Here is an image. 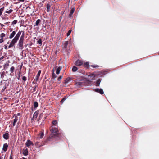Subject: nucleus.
Wrapping results in <instances>:
<instances>
[{"mask_svg":"<svg viewBox=\"0 0 159 159\" xmlns=\"http://www.w3.org/2000/svg\"><path fill=\"white\" fill-rule=\"evenodd\" d=\"M21 34V32H19L16 34V35L12 40L11 43L9 46V48H10L11 47H12L17 42Z\"/></svg>","mask_w":159,"mask_h":159,"instance_id":"f257e3e1","label":"nucleus"},{"mask_svg":"<svg viewBox=\"0 0 159 159\" xmlns=\"http://www.w3.org/2000/svg\"><path fill=\"white\" fill-rule=\"evenodd\" d=\"M24 39V36L22 35L20 39L18 45L20 47V48L22 49L23 48V43Z\"/></svg>","mask_w":159,"mask_h":159,"instance_id":"f03ea898","label":"nucleus"},{"mask_svg":"<svg viewBox=\"0 0 159 159\" xmlns=\"http://www.w3.org/2000/svg\"><path fill=\"white\" fill-rule=\"evenodd\" d=\"M20 113H18L17 115H15L14 116L15 117V119L13 123V125L14 126L15 125V123L17 121L18 119L20 117Z\"/></svg>","mask_w":159,"mask_h":159,"instance_id":"7ed1b4c3","label":"nucleus"},{"mask_svg":"<svg viewBox=\"0 0 159 159\" xmlns=\"http://www.w3.org/2000/svg\"><path fill=\"white\" fill-rule=\"evenodd\" d=\"M52 134L54 136H56L58 135V129H57L52 128L51 130Z\"/></svg>","mask_w":159,"mask_h":159,"instance_id":"20e7f679","label":"nucleus"},{"mask_svg":"<svg viewBox=\"0 0 159 159\" xmlns=\"http://www.w3.org/2000/svg\"><path fill=\"white\" fill-rule=\"evenodd\" d=\"M95 91L100 93L101 94H103L104 93L103 90L102 89H97L95 90Z\"/></svg>","mask_w":159,"mask_h":159,"instance_id":"39448f33","label":"nucleus"},{"mask_svg":"<svg viewBox=\"0 0 159 159\" xmlns=\"http://www.w3.org/2000/svg\"><path fill=\"white\" fill-rule=\"evenodd\" d=\"M83 64V62L82 61L80 60H77L75 64L77 66H80Z\"/></svg>","mask_w":159,"mask_h":159,"instance_id":"423d86ee","label":"nucleus"},{"mask_svg":"<svg viewBox=\"0 0 159 159\" xmlns=\"http://www.w3.org/2000/svg\"><path fill=\"white\" fill-rule=\"evenodd\" d=\"M39 114V111H36L35 112V113H34L33 118L32 119V120H34V119H36L38 116V115Z\"/></svg>","mask_w":159,"mask_h":159,"instance_id":"0eeeda50","label":"nucleus"},{"mask_svg":"<svg viewBox=\"0 0 159 159\" xmlns=\"http://www.w3.org/2000/svg\"><path fill=\"white\" fill-rule=\"evenodd\" d=\"M31 145L33 144V143L30 140H28L26 143V145L27 147H29Z\"/></svg>","mask_w":159,"mask_h":159,"instance_id":"6e6552de","label":"nucleus"},{"mask_svg":"<svg viewBox=\"0 0 159 159\" xmlns=\"http://www.w3.org/2000/svg\"><path fill=\"white\" fill-rule=\"evenodd\" d=\"M8 147V145L7 143L4 144L3 146V149L4 151H6Z\"/></svg>","mask_w":159,"mask_h":159,"instance_id":"1a4fd4ad","label":"nucleus"},{"mask_svg":"<svg viewBox=\"0 0 159 159\" xmlns=\"http://www.w3.org/2000/svg\"><path fill=\"white\" fill-rule=\"evenodd\" d=\"M75 11V9L74 8H73L71 9V11H70V13L69 15V16L71 17L72 16V15L74 12Z\"/></svg>","mask_w":159,"mask_h":159,"instance_id":"9d476101","label":"nucleus"},{"mask_svg":"<svg viewBox=\"0 0 159 159\" xmlns=\"http://www.w3.org/2000/svg\"><path fill=\"white\" fill-rule=\"evenodd\" d=\"M16 32L15 31H13L10 34L9 36V38L10 39L12 38L15 35Z\"/></svg>","mask_w":159,"mask_h":159,"instance_id":"9b49d317","label":"nucleus"},{"mask_svg":"<svg viewBox=\"0 0 159 159\" xmlns=\"http://www.w3.org/2000/svg\"><path fill=\"white\" fill-rule=\"evenodd\" d=\"M23 154L24 155H25V156L27 155L28 154V150L27 149L24 150L23 151Z\"/></svg>","mask_w":159,"mask_h":159,"instance_id":"f8f14e48","label":"nucleus"},{"mask_svg":"<svg viewBox=\"0 0 159 159\" xmlns=\"http://www.w3.org/2000/svg\"><path fill=\"white\" fill-rule=\"evenodd\" d=\"M40 73H41V71L40 70L38 72V74L37 75V76L36 77V78L35 79V80H36V81H38V78H39V77L40 75Z\"/></svg>","mask_w":159,"mask_h":159,"instance_id":"ddd939ff","label":"nucleus"},{"mask_svg":"<svg viewBox=\"0 0 159 159\" xmlns=\"http://www.w3.org/2000/svg\"><path fill=\"white\" fill-rule=\"evenodd\" d=\"M101 81V80L100 79H98L97 80V82H96V86H99V84H100V83Z\"/></svg>","mask_w":159,"mask_h":159,"instance_id":"4468645a","label":"nucleus"},{"mask_svg":"<svg viewBox=\"0 0 159 159\" xmlns=\"http://www.w3.org/2000/svg\"><path fill=\"white\" fill-rule=\"evenodd\" d=\"M9 134L7 133H6L5 134H4L3 135V137L4 138H5V139H8L9 137Z\"/></svg>","mask_w":159,"mask_h":159,"instance_id":"2eb2a0df","label":"nucleus"},{"mask_svg":"<svg viewBox=\"0 0 159 159\" xmlns=\"http://www.w3.org/2000/svg\"><path fill=\"white\" fill-rule=\"evenodd\" d=\"M70 81V78H67V79H66L65 80V81L64 82V84H66L67 83H68Z\"/></svg>","mask_w":159,"mask_h":159,"instance_id":"dca6fc26","label":"nucleus"},{"mask_svg":"<svg viewBox=\"0 0 159 159\" xmlns=\"http://www.w3.org/2000/svg\"><path fill=\"white\" fill-rule=\"evenodd\" d=\"M51 6L49 4H48L47 5V11L49 12L50 7Z\"/></svg>","mask_w":159,"mask_h":159,"instance_id":"f3484780","label":"nucleus"},{"mask_svg":"<svg viewBox=\"0 0 159 159\" xmlns=\"http://www.w3.org/2000/svg\"><path fill=\"white\" fill-rule=\"evenodd\" d=\"M68 41H66L65 42L64 44V46H63V47L64 48H66L67 45L68 44Z\"/></svg>","mask_w":159,"mask_h":159,"instance_id":"a211bd4d","label":"nucleus"},{"mask_svg":"<svg viewBox=\"0 0 159 159\" xmlns=\"http://www.w3.org/2000/svg\"><path fill=\"white\" fill-rule=\"evenodd\" d=\"M77 70L78 68L75 66H74L72 69V71L73 72H75Z\"/></svg>","mask_w":159,"mask_h":159,"instance_id":"6ab92c4d","label":"nucleus"},{"mask_svg":"<svg viewBox=\"0 0 159 159\" xmlns=\"http://www.w3.org/2000/svg\"><path fill=\"white\" fill-rule=\"evenodd\" d=\"M61 70V68L60 67H58L56 71V74H59Z\"/></svg>","mask_w":159,"mask_h":159,"instance_id":"aec40b11","label":"nucleus"},{"mask_svg":"<svg viewBox=\"0 0 159 159\" xmlns=\"http://www.w3.org/2000/svg\"><path fill=\"white\" fill-rule=\"evenodd\" d=\"M95 76V75L94 74H91L90 75H89V76L91 77H92V78H91L92 79H93V78H94Z\"/></svg>","mask_w":159,"mask_h":159,"instance_id":"412c9836","label":"nucleus"},{"mask_svg":"<svg viewBox=\"0 0 159 159\" xmlns=\"http://www.w3.org/2000/svg\"><path fill=\"white\" fill-rule=\"evenodd\" d=\"M84 66L85 67L88 68L89 66V63L87 62L84 63Z\"/></svg>","mask_w":159,"mask_h":159,"instance_id":"4be33fe9","label":"nucleus"},{"mask_svg":"<svg viewBox=\"0 0 159 159\" xmlns=\"http://www.w3.org/2000/svg\"><path fill=\"white\" fill-rule=\"evenodd\" d=\"M39 136H40V138H42L44 136L43 133L42 132V133H40L39 134Z\"/></svg>","mask_w":159,"mask_h":159,"instance_id":"5701e85b","label":"nucleus"},{"mask_svg":"<svg viewBox=\"0 0 159 159\" xmlns=\"http://www.w3.org/2000/svg\"><path fill=\"white\" fill-rule=\"evenodd\" d=\"M91 66L94 68H98L99 67V66H98L97 65H91Z\"/></svg>","mask_w":159,"mask_h":159,"instance_id":"b1692460","label":"nucleus"},{"mask_svg":"<svg viewBox=\"0 0 159 159\" xmlns=\"http://www.w3.org/2000/svg\"><path fill=\"white\" fill-rule=\"evenodd\" d=\"M4 9V7H2V8L0 9V16H1V15H2Z\"/></svg>","mask_w":159,"mask_h":159,"instance_id":"393cba45","label":"nucleus"},{"mask_svg":"<svg viewBox=\"0 0 159 159\" xmlns=\"http://www.w3.org/2000/svg\"><path fill=\"white\" fill-rule=\"evenodd\" d=\"M34 106L35 107H37L38 106V103L37 102H35L34 103Z\"/></svg>","mask_w":159,"mask_h":159,"instance_id":"a878e982","label":"nucleus"},{"mask_svg":"<svg viewBox=\"0 0 159 159\" xmlns=\"http://www.w3.org/2000/svg\"><path fill=\"white\" fill-rule=\"evenodd\" d=\"M57 121L56 120H54L52 122V123L53 125H55L56 124H57Z\"/></svg>","mask_w":159,"mask_h":159,"instance_id":"bb28decb","label":"nucleus"},{"mask_svg":"<svg viewBox=\"0 0 159 159\" xmlns=\"http://www.w3.org/2000/svg\"><path fill=\"white\" fill-rule=\"evenodd\" d=\"M40 20L39 19H38L36 22V25L37 26L38 25L39 23L40 22Z\"/></svg>","mask_w":159,"mask_h":159,"instance_id":"cd10ccee","label":"nucleus"},{"mask_svg":"<svg viewBox=\"0 0 159 159\" xmlns=\"http://www.w3.org/2000/svg\"><path fill=\"white\" fill-rule=\"evenodd\" d=\"M14 67L13 66L11 67L10 68V71L12 73L14 70Z\"/></svg>","mask_w":159,"mask_h":159,"instance_id":"c85d7f7f","label":"nucleus"},{"mask_svg":"<svg viewBox=\"0 0 159 159\" xmlns=\"http://www.w3.org/2000/svg\"><path fill=\"white\" fill-rule=\"evenodd\" d=\"M13 10L11 9H10L8 11H7L6 13H10Z\"/></svg>","mask_w":159,"mask_h":159,"instance_id":"c756f323","label":"nucleus"},{"mask_svg":"<svg viewBox=\"0 0 159 159\" xmlns=\"http://www.w3.org/2000/svg\"><path fill=\"white\" fill-rule=\"evenodd\" d=\"M71 31H72L71 30H70L67 33V36H68L70 35Z\"/></svg>","mask_w":159,"mask_h":159,"instance_id":"7c9ffc66","label":"nucleus"},{"mask_svg":"<svg viewBox=\"0 0 159 159\" xmlns=\"http://www.w3.org/2000/svg\"><path fill=\"white\" fill-rule=\"evenodd\" d=\"M38 43L39 44H42V41L41 39H39V40L38 41Z\"/></svg>","mask_w":159,"mask_h":159,"instance_id":"2f4dec72","label":"nucleus"},{"mask_svg":"<svg viewBox=\"0 0 159 159\" xmlns=\"http://www.w3.org/2000/svg\"><path fill=\"white\" fill-rule=\"evenodd\" d=\"M5 34L4 33H2L1 35V37L2 38L3 37H5Z\"/></svg>","mask_w":159,"mask_h":159,"instance_id":"473e14b6","label":"nucleus"},{"mask_svg":"<svg viewBox=\"0 0 159 159\" xmlns=\"http://www.w3.org/2000/svg\"><path fill=\"white\" fill-rule=\"evenodd\" d=\"M66 98H63L61 101V103H63L64 101L66 100Z\"/></svg>","mask_w":159,"mask_h":159,"instance_id":"72a5a7b5","label":"nucleus"},{"mask_svg":"<svg viewBox=\"0 0 159 159\" xmlns=\"http://www.w3.org/2000/svg\"><path fill=\"white\" fill-rule=\"evenodd\" d=\"M62 76H60L58 77V80H59V81L60 80H61L62 79Z\"/></svg>","mask_w":159,"mask_h":159,"instance_id":"f704fd0d","label":"nucleus"},{"mask_svg":"<svg viewBox=\"0 0 159 159\" xmlns=\"http://www.w3.org/2000/svg\"><path fill=\"white\" fill-rule=\"evenodd\" d=\"M17 23V20H14L13 22H12V24H16Z\"/></svg>","mask_w":159,"mask_h":159,"instance_id":"c9c22d12","label":"nucleus"},{"mask_svg":"<svg viewBox=\"0 0 159 159\" xmlns=\"http://www.w3.org/2000/svg\"><path fill=\"white\" fill-rule=\"evenodd\" d=\"M22 79L24 81H25L26 80V77H25L24 76L22 78Z\"/></svg>","mask_w":159,"mask_h":159,"instance_id":"e433bc0d","label":"nucleus"},{"mask_svg":"<svg viewBox=\"0 0 159 159\" xmlns=\"http://www.w3.org/2000/svg\"><path fill=\"white\" fill-rule=\"evenodd\" d=\"M3 41V40L2 38L0 39V43H2Z\"/></svg>","mask_w":159,"mask_h":159,"instance_id":"4c0bfd02","label":"nucleus"},{"mask_svg":"<svg viewBox=\"0 0 159 159\" xmlns=\"http://www.w3.org/2000/svg\"><path fill=\"white\" fill-rule=\"evenodd\" d=\"M76 85H80V82L77 83H76Z\"/></svg>","mask_w":159,"mask_h":159,"instance_id":"58836bf2","label":"nucleus"},{"mask_svg":"<svg viewBox=\"0 0 159 159\" xmlns=\"http://www.w3.org/2000/svg\"><path fill=\"white\" fill-rule=\"evenodd\" d=\"M20 2H24L25 0H18Z\"/></svg>","mask_w":159,"mask_h":159,"instance_id":"ea45409f","label":"nucleus"},{"mask_svg":"<svg viewBox=\"0 0 159 159\" xmlns=\"http://www.w3.org/2000/svg\"><path fill=\"white\" fill-rule=\"evenodd\" d=\"M10 159H12V157H10Z\"/></svg>","mask_w":159,"mask_h":159,"instance_id":"a19ab883","label":"nucleus"},{"mask_svg":"<svg viewBox=\"0 0 159 159\" xmlns=\"http://www.w3.org/2000/svg\"><path fill=\"white\" fill-rule=\"evenodd\" d=\"M23 159H26L25 158H23Z\"/></svg>","mask_w":159,"mask_h":159,"instance_id":"79ce46f5","label":"nucleus"}]
</instances>
